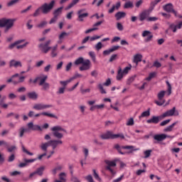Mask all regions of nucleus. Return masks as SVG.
Masks as SVG:
<instances>
[{
	"label": "nucleus",
	"instance_id": "obj_63",
	"mask_svg": "<svg viewBox=\"0 0 182 182\" xmlns=\"http://www.w3.org/2000/svg\"><path fill=\"white\" fill-rule=\"evenodd\" d=\"M124 177V175H122L120 177L114 179L112 182H120L122 181V180H123Z\"/></svg>",
	"mask_w": 182,
	"mask_h": 182
},
{
	"label": "nucleus",
	"instance_id": "obj_23",
	"mask_svg": "<svg viewBox=\"0 0 182 182\" xmlns=\"http://www.w3.org/2000/svg\"><path fill=\"white\" fill-rule=\"evenodd\" d=\"M101 139L102 140H107L109 139H113V132H107L105 134L100 135Z\"/></svg>",
	"mask_w": 182,
	"mask_h": 182
},
{
	"label": "nucleus",
	"instance_id": "obj_13",
	"mask_svg": "<svg viewBox=\"0 0 182 182\" xmlns=\"http://www.w3.org/2000/svg\"><path fill=\"white\" fill-rule=\"evenodd\" d=\"M50 107H53L52 105H45L43 103L35 104L33 107L34 110H45L46 109H50Z\"/></svg>",
	"mask_w": 182,
	"mask_h": 182
},
{
	"label": "nucleus",
	"instance_id": "obj_34",
	"mask_svg": "<svg viewBox=\"0 0 182 182\" xmlns=\"http://www.w3.org/2000/svg\"><path fill=\"white\" fill-rule=\"evenodd\" d=\"M114 147V149H116V150H117V151H118V153H119V154H122V155L127 154V152L122 151V149H123V146H120V145H119V144H115Z\"/></svg>",
	"mask_w": 182,
	"mask_h": 182
},
{
	"label": "nucleus",
	"instance_id": "obj_57",
	"mask_svg": "<svg viewBox=\"0 0 182 182\" xmlns=\"http://www.w3.org/2000/svg\"><path fill=\"white\" fill-rule=\"evenodd\" d=\"M32 23V20H28L26 23L27 29H32L33 28V25L31 24Z\"/></svg>",
	"mask_w": 182,
	"mask_h": 182
},
{
	"label": "nucleus",
	"instance_id": "obj_8",
	"mask_svg": "<svg viewBox=\"0 0 182 182\" xmlns=\"http://www.w3.org/2000/svg\"><path fill=\"white\" fill-rule=\"evenodd\" d=\"M47 80L48 75H44L42 78H40V81L38 82L39 86H42L41 90H44L45 92L50 89V85L46 82Z\"/></svg>",
	"mask_w": 182,
	"mask_h": 182
},
{
	"label": "nucleus",
	"instance_id": "obj_62",
	"mask_svg": "<svg viewBox=\"0 0 182 182\" xmlns=\"http://www.w3.org/2000/svg\"><path fill=\"white\" fill-rule=\"evenodd\" d=\"M170 119H166L160 123V126H166V124H168V123H170Z\"/></svg>",
	"mask_w": 182,
	"mask_h": 182
},
{
	"label": "nucleus",
	"instance_id": "obj_2",
	"mask_svg": "<svg viewBox=\"0 0 182 182\" xmlns=\"http://www.w3.org/2000/svg\"><path fill=\"white\" fill-rule=\"evenodd\" d=\"M59 144H63V141H62V140H50L48 142L41 144L40 148L43 151H48V147H49V146H52L53 150H55Z\"/></svg>",
	"mask_w": 182,
	"mask_h": 182
},
{
	"label": "nucleus",
	"instance_id": "obj_7",
	"mask_svg": "<svg viewBox=\"0 0 182 182\" xmlns=\"http://www.w3.org/2000/svg\"><path fill=\"white\" fill-rule=\"evenodd\" d=\"M53 6H55V0H52L49 4L45 3L41 6V9L43 14L46 15V14H49L52 9H53Z\"/></svg>",
	"mask_w": 182,
	"mask_h": 182
},
{
	"label": "nucleus",
	"instance_id": "obj_47",
	"mask_svg": "<svg viewBox=\"0 0 182 182\" xmlns=\"http://www.w3.org/2000/svg\"><path fill=\"white\" fill-rule=\"evenodd\" d=\"M46 25H48V21H43L37 25V28H45V26H46Z\"/></svg>",
	"mask_w": 182,
	"mask_h": 182
},
{
	"label": "nucleus",
	"instance_id": "obj_36",
	"mask_svg": "<svg viewBox=\"0 0 182 182\" xmlns=\"http://www.w3.org/2000/svg\"><path fill=\"white\" fill-rule=\"evenodd\" d=\"M122 149H124L127 150H132V151H139V150H140V148L134 149V146H123Z\"/></svg>",
	"mask_w": 182,
	"mask_h": 182
},
{
	"label": "nucleus",
	"instance_id": "obj_39",
	"mask_svg": "<svg viewBox=\"0 0 182 182\" xmlns=\"http://www.w3.org/2000/svg\"><path fill=\"white\" fill-rule=\"evenodd\" d=\"M121 139L122 140H123L124 139V134H112V139Z\"/></svg>",
	"mask_w": 182,
	"mask_h": 182
},
{
	"label": "nucleus",
	"instance_id": "obj_11",
	"mask_svg": "<svg viewBox=\"0 0 182 182\" xmlns=\"http://www.w3.org/2000/svg\"><path fill=\"white\" fill-rule=\"evenodd\" d=\"M178 111L176 110V107H173L171 109H169L161 114V117H170L171 116H178Z\"/></svg>",
	"mask_w": 182,
	"mask_h": 182
},
{
	"label": "nucleus",
	"instance_id": "obj_22",
	"mask_svg": "<svg viewBox=\"0 0 182 182\" xmlns=\"http://www.w3.org/2000/svg\"><path fill=\"white\" fill-rule=\"evenodd\" d=\"M154 139L156 141H163V140L167 139V135L166 134H156L154 136Z\"/></svg>",
	"mask_w": 182,
	"mask_h": 182
},
{
	"label": "nucleus",
	"instance_id": "obj_54",
	"mask_svg": "<svg viewBox=\"0 0 182 182\" xmlns=\"http://www.w3.org/2000/svg\"><path fill=\"white\" fill-rule=\"evenodd\" d=\"M103 48V44H102V42H98L96 45H95V49L96 50H100V49H102Z\"/></svg>",
	"mask_w": 182,
	"mask_h": 182
},
{
	"label": "nucleus",
	"instance_id": "obj_31",
	"mask_svg": "<svg viewBox=\"0 0 182 182\" xmlns=\"http://www.w3.org/2000/svg\"><path fill=\"white\" fill-rule=\"evenodd\" d=\"M73 78H70L65 81H60V84L61 85V86H63V87H66V86H68V85H69V83H70V82H73Z\"/></svg>",
	"mask_w": 182,
	"mask_h": 182
},
{
	"label": "nucleus",
	"instance_id": "obj_60",
	"mask_svg": "<svg viewBox=\"0 0 182 182\" xmlns=\"http://www.w3.org/2000/svg\"><path fill=\"white\" fill-rule=\"evenodd\" d=\"M141 5H143V0H139L135 3L136 8H140Z\"/></svg>",
	"mask_w": 182,
	"mask_h": 182
},
{
	"label": "nucleus",
	"instance_id": "obj_30",
	"mask_svg": "<svg viewBox=\"0 0 182 182\" xmlns=\"http://www.w3.org/2000/svg\"><path fill=\"white\" fill-rule=\"evenodd\" d=\"M177 124V122H173L172 124L168 126L164 129V132H173V129H174V126Z\"/></svg>",
	"mask_w": 182,
	"mask_h": 182
},
{
	"label": "nucleus",
	"instance_id": "obj_52",
	"mask_svg": "<svg viewBox=\"0 0 182 182\" xmlns=\"http://www.w3.org/2000/svg\"><path fill=\"white\" fill-rule=\"evenodd\" d=\"M151 149L144 151V159H149V156L151 155Z\"/></svg>",
	"mask_w": 182,
	"mask_h": 182
},
{
	"label": "nucleus",
	"instance_id": "obj_32",
	"mask_svg": "<svg viewBox=\"0 0 182 182\" xmlns=\"http://www.w3.org/2000/svg\"><path fill=\"white\" fill-rule=\"evenodd\" d=\"M45 166H41L36 171V174L38 176H43V171H45Z\"/></svg>",
	"mask_w": 182,
	"mask_h": 182
},
{
	"label": "nucleus",
	"instance_id": "obj_14",
	"mask_svg": "<svg viewBox=\"0 0 182 182\" xmlns=\"http://www.w3.org/2000/svg\"><path fill=\"white\" fill-rule=\"evenodd\" d=\"M105 163L107 164L106 169L110 171L112 174L113 175L116 174V172L114 171V170L112 168V167H116V161L106 160Z\"/></svg>",
	"mask_w": 182,
	"mask_h": 182
},
{
	"label": "nucleus",
	"instance_id": "obj_50",
	"mask_svg": "<svg viewBox=\"0 0 182 182\" xmlns=\"http://www.w3.org/2000/svg\"><path fill=\"white\" fill-rule=\"evenodd\" d=\"M92 171L94 173V178L95 180H97V181H102V178L99 176V174L96 173V170L93 169Z\"/></svg>",
	"mask_w": 182,
	"mask_h": 182
},
{
	"label": "nucleus",
	"instance_id": "obj_6",
	"mask_svg": "<svg viewBox=\"0 0 182 182\" xmlns=\"http://www.w3.org/2000/svg\"><path fill=\"white\" fill-rule=\"evenodd\" d=\"M51 131L53 132V134L54 137H56L57 139H62L63 137V133H66V129L62 128L60 126L52 127Z\"/></svg>",
	"mask_w": 182,
	"mask_h": 182
},
{
	"label": "nucleus",
	"instance_id": "obj_59",
	"mask_svg": "<svg viewBox=\"0 0 182 182\" xmlns=\"http://www.w3.org/2000/svg\"><path fill=\"white\" fill-rule=\"evenodd\" d=\"M98 75H99V73H98L97 70H92V71L91 72V76H92V77H96L97 76H98Z\"/></svg>",
	"mask_w": 182,
	"mask_h": 182
},
{
	"label": "nucleus",
	"instance_id": "obj_21",
	"mask_svg": "<svg viewBox=\"0 0 182 182\" xmlns=\"http://www.w3.org/2000/svg\"><path fill=\"white\" fill-rule=\"evenodd\" d=\"M10 68H22V63L15 60H11L9 63Z\"/></svg>",
	"mask_w": 182,
	"mask_h": 182
},
{
	"label": "nucleus",
	"instance_id": "obj_18",
	"mask_svg": "<svg viewBox=\"0 0 182 182\" xmlns=\"http://www.w3.org/2000/svg\"><path fill=\"white\" fill-rule=\"evenodd\" d=\"M27 127H29V129H31V130L33 131L42 132V127L39 125L33 124V122H28L27 124Z\"/></svg>",
	"mask_w": 182,
	"mask_h": 182
},
{
	"label": "nucleus",
	"instance_id": "obj_19",
	"mask_svg": "<svg viewBox=\"0 0 182 182\" xmlns=\"http://www.w3.org/2000/svg\"><path fill=\"white\" fill-rule=\"evenodd\" d=\"M170 29L172 30V32H173V33H176V32H177V29H181L182 28V21L179 22L178 24H174L172 23L169 26Z\"/></svg>",
	"mask_w": 182,
	"mask_h": 182
},
{
	"label": "nucleus",
	"instance_id": "obj_26",
	"mask_svg": "<svg viewBox=\"0 0 182 182\" xmlns=\"http://www.w3.org/2000/svg\"><path fill=\"white\" fill-rule=\"evenodd\" d=\"M126 16V12L124 11H119L115 14V18L117 21H120L122 18H124Z\"/></svg>",
	"mask_w": 182,
	"mask_h": 182
},
{
	"label": "nucleus",
	"instance_id": "obj_44",
	"mask_svg": "<svg viewBox=\"0 0 182 182\" xmlns=\"http://www.w3.org/2000/svg\"><path fill=\"white\" fill-rule=\"evenodd\" d=\"M156 77V73H149V76L145 78V80H147L148 82H150L154 77Z\"/></svg>",
	"mask_w": 182,
	"mask_h": 182
},
{
	"label": "nucleus",
	"instance_id": "obj_42",
	"mask_svg": "<svg viewBox=\"0 0 182 182\" xmlns=\"http://www.w3.org/2000/svg\"><path fill=\"white\" fill-rule=\"evenodd\" d=\"M149 116H150V109L142 112L141 116H139V119H141V117H149Z\"/></svg>",
	"mask_w": 182,
	"mask_h": 182
},
{
	"label": "nucleus",
	"instance_id": "obj_41",
	"mask_svg": "<svg viewBox=\"0 0 182 182\" xmlns=\"http://www.w3.org/2000/svg\"><path fill=\"white\" fill-rule=\"evenodd\" d=\"M69 36V33L66 32H62L59 36H58V39H61L63 41L65 38H68Z\"/></svg>",
	"mask_w": 182,
	"mask_h": 182
},
{
	"label": "nucleus",
	"instance_id": "obj_58",
	"mask_svg": "<svg viewBox=\"0 0 182 182\" xmlns=\"http://www.w3.org/2000/svg\"><path fill=\"white\" fill-rule=\"evenodd\" d=\"M159 2H161V0H154L153 1L151 2V6H153V8H154V6H156V5H157V4H159Z\"/></svg>",
	"mask_w": 182,
	"mask_h": 182
},
{
	"label": "nucleus",
	"instance_id": "obj_45",
	"mask_svg": "<svg viewBox=\"0 0 182 182\" xmlns=\"http://www.w3.org/2000/svg\"><path fill=\"white\" fill-rule=\"evenodd\" d=\"M59 178L62 181L66 182V173L65 172H62L59 174Z\"/></svg>",
	"mask_w": 182,
	"mask_h": 182
},
{
	"label": "nucleus",
	"instance_id": "obj_56",
	"mask_svg": "<svg viewBox=\"0 0 182 182\" xmlns=\"http://www.w3.org/2000/svg\"><path fill=\"white\" fill-rule=\"evenodd\" d=\"M166 85L168 86V96H170L171 95V85L168 81H166Z\"/></svg>",
	"mask_w": 182,
	"mask_h": 182
},
{
	"label": "nucleus",
	"instance_id": "obj_25",
	"mask_svg": "<svg viewBox=\"0 0 182 182\" xmlns=\"http://www.w3.org/2000/svg\"><path fill=\"white\" fill-rule=\"evenodd\" d=\"M142 58H143V55H141V54H136L134 55L133 62L134 63H136V66L139 65V62H140Z\"/></svg>",
	"mask_w": 182,
	"mask_h": 182
},
{
	"label": "nucleus",
	"instance_id": "obj_64",
	"mask_svg": "<svg viewBox=\"0 0 182 182\" xmlns=\"http://www.w3.org/2000/svg\"><path fill=\"white\" fill-rule=\"evenodd\" d=\"M72 182H80V180L77 178L76 176H73L71 178Z\"/></svg>",
	"mask_w": 182,
	"mask_h": 182
},
{
	"label": "nucleus",
	"instance_id": "obj_17",
	"mask_svg": "<svg viewBox=\"0 0 182 182\" xmlns=\"http://www.w3.org/2000/svg\"><path fill=\"white\" fill-rule=\"evenodd\" d=\"M82 12H85V9H81L77 11L78 21L80 22H83V18H87V16H89V14H87V13L82 14Z\"/></svg>",
	"mask_w": 182,
	"mask_h": 182
},
{
	"label": "nucleus",
	"instance_id": "obj_27",
	"mask_svg": "<svg viewBox=\"0 0 182 182\" xmlns=\"http://www.w3.org/2000/svg\"><path fill=\"white\" fill-rule=\"evenodd\" d=\"M51 58H56L58 56V53L56 50H58V44L54 46L53 47H51Z\"/></svg>",
	"mask_w": 182,
	"mask_h": 182
},
{
	"label": "nucleus",
	"instance_id": "obj_37",
	"mask_svg": "<svg viewBox=\"0 0 182 182\" xmlns=\"http://www.w3.org/2000/svg\"><path fill=\"white\" fill-rule=\"evenodd\" d=\"M79 2V0H73L72 2L65 8L66 11H68V9H70V8H73L76 4Z\"/></svg>",
	"mask_w": 182,
	"mask_h": 182
},
{
	"label": "nucleus",
	"instance_id": "obj_35",
	"mask_svg": "<svg viewBox=\"0 0 182 182\" xmlns=\"http://www.w3.org/2000/svg\"><path fill=\"white\" fill-rule=\"evenodd\" d=\"M134 6V5L133 4L132 1H131L126 2L124 5V9H130L133 8Z\"/></svg>",
	"mask_w": 182,
	"mask_h": 182
},
{
	"label": "nucleus",
	"instance_id": "obj_15",
	"mask_svg": "<svg viewBox=\"0 0 182 182\" xmlns=\"http://www.w3.org/2000/svg\"><path fill=\"white\" fill-rule=\"evenodd\" d=\"M142 37L146 38L145 42H150L153 39V34L150 31H144L142 33Z\"/></svg>",
	"mask_w": 182,
	"mask_h": 182
},
{
	"label": "nucleus",
	"instance_id": "obj_5",
	"mask_svg": "<svg viewBox=\"0 0 182 182\" xmlns=\"http://www.w3.org/2000/svg\"><path fill=\"white\" fill-rule=\"evenodd\" d=\"M23 42H25V39L18 40L14 43L10 44L9 46V49H14V48H16L18 50L25 49V48H26V46L29 45V42H26L23 43Z\"/></svg>",
	"mask_w": 182,
	"mask_h": 182
},
{
	"label": "nucleus",
	"instance_id": "obj_49",
	"mask_svg": "<svg viewBox=\"0 0 182 182\" xmlns=\"http://www.w3.org/2000/svg\"><path fill=\"white\" fill-rule=\"evenodd\" d=\"M65 90H66V87H60L58 88V90L57 91V95H63L65 93Z\"/></svg>",
	"mask_w": 182,
	"mask_h": 182
},
{
	"label": "nucleus",
	"instance_id": "obj_33",
	"mask_svg": "<svg viewBox=\"0 0 182 182\" xmlns=\"http://www.w3.org/2000/svg\"><path fill=\"white\" fill-rule=\"evenodd\" d=\"M114 147V149H116V150H117V151H118V153H119V154H122V155L127 154V152L122 151V149H123V146H120V145H119V144H115Z\"/></svg>",
	"mask_w": 182,
	"mask_h": 182
},
{
	"label": "nucleus",
	"instance_id": "obj_43",
	"mask_svg": "<svg viewBox=\"0 0 182 182\" xmlns=\"http://www.w3.org/2000/svg\"><path fill=\"white\" fill-rule=\"evenodd\" d=\"M97 87L102 95H106V90H105V88L103 87L102 84H98Z\"/></svg>",
	"mask_w": 182,
	"mask_h": 182
},
{
	"label": "nucleus",
	"instance_id": "obj_46",
	"mask_svg": "<svg viewBox=\"0 0 182 182\" xmlns=\"http://www.w3.org/2000/svg\"><path fill=\"white\" fill-rule=\"evenodd\" d=\"M20 0H11L7 3V6H14V5H16Z\"/></svg>",
	"mask_w": 182,
	"mask_h": 182
},
{
	"label": "nucleus",
	"instance_id": "obj_29",
	"mask_svg": "<svg viewBox=\"0 0 182 182\" xmlns=\"http://www.w3.org/2000/svg\"><path fill=\"white\" fill-rule=\"evenodd\" d=\"M147 20V13L146 11H143L139 14V21L141 22H143V21Z\"/></svg>",
	"mask_w": 182,
	"mask_h": 182
},
{
	"label": "nucleus",
	"instance_id": "obj_61",
	"mask_svg": "<svg viewBox=\"0 0 182 182\" xmlns=\"http://www.w3.org/2000/svg\"><path fill=\"white\" fill-rule=\"evenodd\" d=\"M38 160L37 158L33 159H24L25 163L29 164V163H34V161H36Z\"/></svg>",
	"mask_w": 182,
	"mask_h": 182
},
{
	"label": "nucleus",
	"instance_id": "obj_12",
	"mask_svg": "<svg viewBox=\"0 0 182 182\" xmlns=\"http://www.w3.org/2000/svg\"><path fill=\"white\" fill-rule=\"evenodd\" d=\"M163 9L166 12L174 14L175 16H177V11L174 10V6L173 4L168 3L163 6Z\"/></svg>",
	"mask_w": 182,
	"mask_h": 182
},
{
	"label": "nucleus",
	"instance_id": "obj_55",
	"mask_svg": "<svg viewBox=\"0 0 182 182\" xmlns=\"http://www.w3.org/2000/svg\"><path fill=\"white\" fill-rule=\"evenodd\" d=\"M89 55L90 58L92 59L93 62H96V55L95 54V52L90 51Z\"/></svg>",
	"mask_w": 182,
	"mask_h": 182
},
{
	"label": "nucleus",
	"instance_id": "obj_3",
	"mask_svg": "<svg viewBox=\"0 0 182 182\" xmlns=\"http://www.w3.org/2000/svg\"><path fill=\"white\" fill-rule=\"evenodd\" d=\"M132 65L131 64H129L127 67H125L124 69H122V68H119L117 70V75L116 77L117 80H122L124 76L129 74V72L132 70Z\"/></svg>",
	"mask_w": 182,
	"mask_h": 182
},
{
	"label": "nucleus",
	"instance_id": "obj_20",
	"mask_svg": "<svg viewBox=\"0 0 182 182\" xmlns=\"http://www.w3.org/2000/svg\"><path fill=\"white\" fill-rule=\"evenodd\" d=\"M119 48H120V46H114L111 48L104 50L103 51V55L105 56H107V55H110L112 53L114 52V50H117V49H119Z\"/></svg>",
	"mask_w": 182,
	"mask_h": 182
},
{
	"label": "nucleus",
	"instance_id": "obj_16",
	"mask_svg": "<svg viewBox=\"0 0 182 182\" xmlns=\"http://www.w3.org/2000/svg\"><path fill=\"white\" fill-rule=\"evenodd\" d=\"M164 117H161V115L159 117L153 116L151 119L146 120V123L149 124L154 123V124H157L160 122V120H163Z\"/></svg>",
	"mask_w": 182,
	"mask_h": 182
},
{
	"label": "nucleus",
	"instance_id": "obj_10",
	"mask_svg": "<svg viewBox=\"0 0 182 182\" xmlns=\"http://www.w3.org/2000/svg\"><path fill=\"white\" fill-rule=\"evenodd\" d=\"M51 42L52 41L50 40H48L45 43L39 44L38 48H39L40 50L43 53H48V52H49V50L52 49V47L49 46L50 45Z\"/></svg>",
	"mask_w": 182,
	"mask_h": 182
},
{
	"label": "nucleus",
	"instance_id": "obj_28",
	"mask_svg": "<svg viewBox=\"0 0 182 182\" xmlns=\"http://www.w3.org/2000/svg\"><path fill=\"white\" fill-rule=\"evenodd\" d=\"M27 96L29 99H31L32 100H36V99H38V94L36 92H28L27 94Z\"/></svg>",
	"mask_w": 182,
	"mask_h": 182
},
{
	"label": "nucleus",
	"instance_id": "obj_48",
	"mask_svg": "<svg viewBox=\"0 0 182 182\" xmlns=\"http://www.w3.org/2000/svg\"><path fill=\"white\" fill-rule=\"evenodd\" d=\"M127 126H134V119L133 118H129L127 119Z\"/></svg>",
	"mask_w": 182,
	"mask_h": 182
},
{
	"label": "nucleus",
	"instance_id": "obj_51",
	"mask_svg": "<svg viewBox=\"0 0 182 182\" xmlns=\"http://www.w3.org/2000/svg\"><path fill=\"white\" fill-rule=\"evenodd\" d=\"M21 149H22V151L23 153H26V154H28V156H33V153L32 152H29V151H28L27 149H25V146L22 145L21 146Z\"/></svg>",
	"mask_w": 182,
	"mask_h": 182
},
{
	"label": "nucleus",
	"instance_id": "obj_9",
	"mask_svg": "<svg viewBox=\"0 0 182 182\" xmlns=\"http://www.w3.org/2000/svg\"><path fill=\"white\" fill-rule=\"evenodd\" d=\"M166 93H167V92L164 90H161L158 93L157 97L159 101H155V103L157 105V106H163V105L166 103V100H164Z\"/></svg>",
	"mask_w": 182,
	"mask_h": 182
},
{
	"label": "nucleus",
	"instance_id": "obj_1",
	"mask_svg": "<svg viewBox=\"0 0 182 182\" xmlns=\"http://www.w3.org/2000/svg\"><path fill=\"white\" fill-rule=\"evenodd\" d=\"M75 65H82V66L79 68L81 72H83V70H89V69L92 68V63H90V60H85L82 57H80L79 58L75 60Z\"/></svg>",
	"mask_w": 182,
	"mask_h": 182
},
{
	"label": "nucleus",
	"instance_id": "obj_40",
	"mask_svg": "<svg viewBox=\"0 0 182 182\" xmlns=\"http://www.w3.org/2000/svg\"><path fill=\"white\" fill-rule=\"evenodd\" d=\"M62 9H63V7H60L58 9H57L56 10H55L53 14L54 16L57 17L59 16V15H60V14H62Z\"/></svg>",
	"mask_w": 182,
	"mask_h": 182
},
{
	"label": "nucleus",
	"instance_id": "obj_38",
	"mask_svg": "<svg viewBox=\"0 0 182 182\" xmlns=\"http://www.w3.org/2000/svg\"><path fill=\"white\" fill-rule=\"evenodd\" d=\"M63 168V166L58 165L52 170V173H53V174H56V173H58V171H62Z\"/></svg>",
	"mask_w": 182,
	"mask_h": 182
},
{
	"label": "nucleus",
	"instance_id": "obj_53",
	"mask_svg": "<svg viewBox=\"0 0 182 182\" xmlns=\"http://www.w3.org/2000/svg\"><path fill=\"white\" fill-rule=\"evenodd\" d=\"M41 11H42V9H41V7H39L38 9H37L36 10L34 14H33V16H34V17L39 16L41 15Z\"/></svg>",
	"mask_w": 182,
	"mask_h": 182
},
{
	"label": "nucleus",
	"instance_id": "obj_24",
	"mask_svg": "<svg viewBox=\"0 0 182 182\" xmlns=\"http://www.w3.org/2000/svg\"><path fill=\"white\" fill-rule=\"evenodd\" d=\"M39 116H48V117H53V119H58V117L53 114L48 112H42L34 115L35 117H39Z\"/></svg>",
	"mask_w": 182,
	"mask_h": 182
},
{
	"label": "nucleus",
	"instance_id": "obj_4",
	"mask_svg": "<svg viewBox=\"0 0 182 182\" xmlns=\"http://www.w3.org/2000/svg\"><path fill=\"white\" fill-rule=\"evenodd\" d=\"M14 22L15 20L2 18L0 20V28H5L4 32H8L14 26Z\"/></svg>",
	"mask_w": 182,
	"mask_h": 182
}]
</instances>
